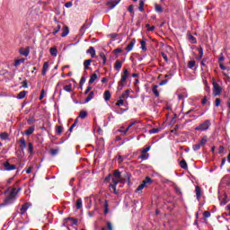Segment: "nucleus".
<instances>
[{
	"label": "nucleus",
	"mask_w": 230,
	"mask_h": 230,
	"mask_svg": "<svg viewBox=\"0 0 230 230\" xmlns=\"http://www.w3.org/2000/svg\"><path fill=\"white\" fill-rule=\"evenodd\" d=\"M105 182H110V188L112 193L118 195L116 186H118L119 182H121V172H119V171H114L112 174H110L105 178Z\"/></svg>",
	"instance_id": "nucleus-1"
},
{
	"label": "nucleus",
	"mask_w": 230,
	"mask_h": 230,
	"mask_svg": "<svg viewBox=\"0 0 230 230\" xmlns=\"http://www.w3.org/2000/svg\"><path fill=\"white\" fill-rule=\"evenodd\" d=\"M211 127V120L207 119L195 128L199 132H204Z\"/></svg>",
	"instance_id": "nucleus-2"
},
{
	"label": "nucleus",
	"mask_w": 230,
	"mask_h": 230,
	"mask_svg": "<svg viewBox=\"0 0 230 230\" xmlns=\"http://www.w3.org/2000/svg\"><path fill=\"white\" fill-rule=\"evenodd\" d=\"M213 96H220L222 94V86L217 83V80L213 79Z\"/></svg>",
	"instance_id": "nucleus-3"
},
{
	"label": "nucleus",
	"mask_w": 230,
	"mask_h": 230,
	"mask_svg": "<svg viewBox=\"0 0 230 230\" xmlns=\"http://www.w3.org/2000/svg\"><path fill=\"white\" fill-rule=\"evenodd\" d=\"M147 184H152V178L146 177L145 181H142V183L137 188L136 191H143L145 188H146Z\"/></svg>",
	"instance_id": "nucleus-4"
},
{
	"label": "nucleus",
	"mask_w": 230,
	"mask_h": 230,
	"mask_svg": "<svg viewBox=\"0 0 230 230\" xmlns=\"http://www.w3.org/2000/svg\"><path fill=\"white\" fill-rule=\"evenodd\" d=\"M4 167L5 168V170H6L7 172H12V170H16V169H17V165H15V164H10V163H8V162H5V163L4 164Z\"/></svg>",
	"instance_id": "nucleus-5"
},
{
	"label": "nucleus",
	"mask_w": 230,
	"mask_h": 230,
	"mask_svg": "<svg viewBox=\"0 0 230 230\" xmlns=\"http://www.w3.org/2000/svg\"><path fill=\"white\" fill-rule=\"evenodd\" d=\"M219 200H220V204L221 206H226V204L227 202H229V199H227V194H222L219 196Z\"/></svg>",
	"instance_id": "nucleus-6"
},
{
	"label": "nucleus",
	"mask_w": 230,
	"mask_h": 230,
	"mask_svg": "<svg viewBox=\"0 0 230 230\" xmlns=\"http://www.w3.org/2000/svg\"><path fill=\"white\" fill-rule=\"evenodd\" d=\"M121 67H123V62H121L119 59H117L114 64L115 71L119 73V71H121Z\"/></svg>",
	"instance_id": "nucleus-7"
},
{
	"label": "nucleus",
	"mask_w": 230,
	"mask_h": 230,
	"mask_svg": "<svg viewBox=\"0 0 230 230\" xmlns=\"http://www.w3.org/2000/svg\"><path fill=\"white\" fill-rule=\"evenodd\" d=\"M93 24V20L86 21L85 23L81 27L80 31L81 33H85V31Z\"/></svg>",
	"instance_id": "nucleus-8"
},
{
	"label": "nucleus",
	"mask_w": 230,
	"mask_h": 230,
	"mask_svg": "<svg viewBox=\"0 0 230 230\" xmlns=\"http://www.w3.org/2000/svg\"><path fill=\"white\" fill-rule=\"evenodd\" d=\"M127 78H128V70L125 69L123 71V74L121 75V78L119 82H122L123 84H127Z\"/></svg>",
	"instance_id": "nucleus-9"
},
{
	"label": "nucleus",
	"mask_w": 230,
	"mask_h": 230,
	"mask_svg": "<svg viewBox=\"0 0 230 230\" xmlns=\"http://www.w3.org/2000/svg\"><path fill=\"white\" fill-rule=\"evenodd\" d=\"M134 46H136V39H133L126 47V50L128 51V53L134 49Z\"/></svg>",
	"instance_id": "nucleus-10"
},
{
	"label": "nucleus",
	"mask_w": 230,
	"mask_h": 230,
	"mask_svg": "<svg viewBox=\"0 0 230 230\" xmlns=\"http://www.w3.org/2000/svg\"><path fill=\"white\" fill-rule=\"evenodd\" d=\"M107 4L110 6V10H113V8H116L119 4V0L109 1Z\"/></svg>",
	"instance_id": "nucleus-11"
},
{
	"label": "nucleus",
	"mask_w": 230,
	"mask_h": 230,
	"mask_svg": "<svg viewBox=\"0 0 230 230\" xmlns=\"http://www.w3.org/2000/svg\"><path fill=\"white\" fill-rule=\"evenodd\" d=\"M49 69V62L46 61L43 64V68H42V71H41L42 76H46V73H48Z\"/></svg>",
	"instance_id": "nucleus-12"
},
{
	"label": "nucleus",
	"mask_w": 230,
	"mask_h": 230,
	"mask_svg": "<svg viewBox=\"0 0 230 230\" xmlns=\"http://www.w3.org/2000/svg\"><path fill=\"white\" fill-rule=\"evenodd\" d=\"M20 55L23 57H28L30 55V47H26L25 49H20Z\"/></svg>",
	"instance_id": "nucleus-13"
},
{
	"label": "nucleus",
	"mask_w": 230,
	"mask_h": 230,
	"mask_svg": "<svg viewBox=\"0 0 230 230\" xmlns=\"http://www.w3.org/2000/svg\"><path fill=\"white\" fill-rule=\"evenodd\" d=\"M30 208V203H24L22 208H20L21 215H24L26 211H28V208Z\"/></svg>",
	"instance_id": "nucleus-14"
},
{
	"label": "nucleus",
	"mask_w": 230,
	"mask_h": 230,
	"mask_svg": "<svg viewBox=\"0 0 230 230\" xmlns=\"http://www.w3.org/2000/svg\"><path fill=\"white\" fill-rule=\"evenodd\" d=\"M157 89H159V85H157V84L153 85L152 91H153V94H155V98H159V96H160L159 90H157Z\"/></svg>",
	"instance_id": "nucleus-15"
},
{
	"label": "nucleus",
	"mask_w": 230,
	"mask_h": 230,
	"mask_svg": "<svg viewBox=\"0 0 230 230\" xmlns=\"http://www.w3.org/2000/svg\"><path fill=\"white\" fill-rule=\"evenodd\" d=\"M86 53L88 55H91L92 58H94V57H96V50L94 49V47H90Z\"/></svg>",
	"instance_id": "nucleus-16"
},
{
	"label": "nucleus",
	"mask_w": 230,
	"mask_h": 230,
	"mask_svg": "<svg viewBox=\"0 0 230 230\" xmlns=\"http://www.w3.org/2000/svg\"><path fill=\"white\" fill-rule=\"evenodd\" d=\"M219 67H220V69H222V71H224L223 75L225 76H226V78H229V74H227V72H226V71H229V69H227V67H226V66H224L222 63L219 64Z\"/></svg>",
	"instance_id": "nucleus-17"
},
{
	"label": "nucleus",
	"mask_w": 230,
	"mask_h": 230,
	"mask_svg": "<svg viewBox=\"0 0 230 230\" xmlns=\"http://www.w3.org/2000/svg\"><path fill=\"white\" fill-rule=\"evenodd\" d=\"M150 157V155L148 153H146L145 151H141V155L138 156V159H142V161H146Z\"/></svg>",
	"instance_id": "nucleus-18"
},
{
	"label": "nucleus",
	"mask_w": 230,
	"mask_h": 230,
	"mask_svg": "<svg viewBox=\"0 0 230 230\" xmlns=\"http://www.w3.org/2000/svg\"><path fill=\"white\" fill-rule=\"evenodd\" d=\"M25 61H26L25 58L16 59L14 60L13 66L14 67H19V66H21V64H24Z\"/></svg>",
	"instance_id": "nucleus-19"
},
{
	"label": "nucleus",
	"mask_w": 230,
	"mask_h": 230,
	"mask_svg": "<svg viewBox=\"0 0 230 230\" xmlns=\"http://www.w3.org/2000/svg\"><path fill=\"white\" fill-rule=\"evenodd\" d=\"M227 217H230V204L226 206V211L223 214V217L225 218V220H229Z\"/></svg>",
	"instance_id": "nucleus-20"
},
{
	"label": "nucleus",
	"mask_w": 230,
	"mask_h": 230,
	"mask_svg": "<svg viewBox=\"0 0 230 230\" xmlns=\"http://www.w3.org/2000/svg\"><path fill=\"white\" fill-rule=\"evenodd\" d=\"M130 96V90H126L119 98H122V100H127Z\"/></svg>",
	"instance_id": "nucleus-21"
},
{
	"label": "nucleus",
	"mask_w": 230,
	"mask_h": 230,
	"mask_svg": "<svg viewBox=\"0 0 230 230\" xmlns=\"http://www.w3.org/2000/svg\"><path fill=\"white\" fill-rule=\"evenodd\" d=\"M93 98H94V92L92 91L89 93L88 96L85 98L84 103H89V102H91Z\"/></svg>",
	"instance_id": "nucleus-22"
},
{
	"label": "nucleus",
	"mask_w": 230,
	"mask_h": 230,
	"mask_svg": "<svg viewBox=\"0 0 230 230\" xmlns=\"http://www.w3.org/2000/svg\"><path fill=\"white\" fill-rule=\"evenodd\" d=\"M196 197L198 200H199L200 197H202V189H200L199 186L196 187Z\"/></svg>",
	"instance_id": "nucleus-23"
},
{
	"label": "nucleus",
	"mask_w": 230,
	"mask_h": 230,
	"mask_svg": "<svg viewBox=\"0 0 230 230\" xmlns=\"http://www.w3.org/2000/svg\"><path fill=\"white\" fill-rule=\"evenodd\" d=\"M19 143L21 150H24V148H26V140L24 137L20 138Z\"/></svg>",
	"instance_id": "nucleus-24"
},
{
	"label": "nucleus",
	"mask_w": 230,
	"mask_h": 230,
	"mask_svg": "<svg viewBox=\"0 0 230 230\" xmlns=\"http://www.w3.org/2000/svg\"><path fill=\"white\" fill-rule=\"evenodd\" d=\"M222 184H226V186H229L230 184V176L226 175L221 180Z\"/></svg>",
	"instance_id": "nucleus-25"
},
{
	"label": "nucleus",
	"mask_w": 230,
	"mask_h": 230,
	"mask_svg": "<svg viewBox=\"0 0 230 230\" xmlns=\"http://www.w3.org/2000/svg\"><path fill=\"white\" fill-rule=\"evenodd\" d=\"M49 53L52 57H57L58 55V49H57V47L50 48Z\"/></svg>",
	"instance_id": "nucleus-26"
},
{
	"label": "nucleus",
	"mask_w": 230,
	"mask_h": 230,
	"mask_svg": "<svg viewBox=\"0 0 230 230\" xmlns=\"http://www.w3.org/2000/svg\"><path fill=\"white\" fill-rule=\"evenodd\" d=\"M127 86V83H123L121 81L118 82L117 91H123V87Z\"/></svg>",
	"instance_id": "nucleus-27"
},
{
	"label": "nucleus",
	"mask_w": 230,
	"mask_h": 230,
	"mask_svg": "<svg viewBox=\"0 0 230 230\" xmlns=\"http://www.w3.org/2000/svg\"><path fill=\"white\" fill-rule=\"evenodd\" d=\"M111 96L112 95L111 94V92L109 90L104 92L103 97H104L105 102H109V100H111Z\"/></svg>",
	"instance_id": "nucleus-28"
},
{
	"label": "nucleus",
	"mask_w": 230,
	"mask_h": 230,
	"mask_svg": "<svg viewBox=\"0 0 230 230\" xmlns=\"http://www.w3.org/2000/svg\"><path fill=\"white\" fill-rule=\"evenodd\" d=\"M115 105H116V107H121V106L125 105V100L122 99L121 97H119V100L117 101Z\"/></svg>",
	"instance_id": "nucleus-29"
},
{
	"label": "nucleus",
	"mask_w": 230,
	"mask_h": 230,
	"mask_svg": "<svg viewBox=\"0 0 230 230\" xmlns=\"http://www.w3.org/2000/svg\"><path fill=\"white\" fill-rule=\"evenodd\" d=\"M99 57L102 58V66H105L107 64V57L105 56V53L101 52L99 54Z\"/></svg>",
	"instance_id": "nucleus-30"
},
{
	"label": "nucleus",
	"mask_w": 230,
	"mask_h": 230,
	"mask_svg": "<svg viewBox=\"0 0 230 230\" xmlns=\"http://www.w3.org/2000/svg\"><path fill=\"white\" fill-rule=\"evenodd\" d=\"M27 151L31 155H33V144L31 142L28 144Z\"/></svg>",
	"instance_id": "nucleus-31"
},
{
	"label": "nucleus",
	"mask_w": 230,
	"mask_h": 230,
	"mask_svg": "<svg viewBox=\"0 0 230 230\" xmlns=\"http://www.w3.org/2000/svg\"><path fill=\"white\" fill-rule=\"evenodd\" d=\"M93 62V59H87L84 62V70L87 71L89 69V66H91V63Z\"/></svg>",
	"instance_id": "nucleus-32"
},
{
	"label": "nucleus",
	"mask_w": 230,
	"mask_h": 230,
	"mask_svg": "<svg viewBox=\"0 0 230 230\" xmlns=\"http://www.w3.org/2000/svg\"><path fill=\"white\" fill-rule=\"evenodd\" d=\"M61 29H62V24L58 23V24L54 28V31H52V35H56L57 33H58Z\"/></svg>",
	"instance_id": "nucleus-33"
},
{
	"label": "nucleus",
	"mask_w": 230,
	"mask_h": 230,
	"mask_svg": "<svg viewBox=\"0 0 230 230\" xmlns=\"http://www.w3.org/2000/svg\"><path fill=\"white\" fill-rule=\"evenodd\" d=\"M25 97H26V91L20 92V93L17 94V96H16V98H17L18 100H22V99L25 98Z\"/></svg>",
	"instance_id": "nucleus-34"
},
{
	"label": "nucleus",
	"mask_w": 230,
	"mask_h": 230,
	"mask_svg": "<svg viewBox=\"0 0 230 230\" xmlns=\"http://www.w3.org/2000/svg\"><path fill=\"white\" fill-rule=\"evenodd\" d=\"M199 51V57H197V60H200V58H202V57H204V49L202 48H199L198 49Z\"/></svg>",
	"instance_id": "nucleus-35"
},
{
	"label": "nucleus",
	"mask_w": 230,
	"mask_h": 230,
	"mask_svg": "<svg viewBox=\"0 0 230 230\" xmlns=\"http://www.w3.org/2000/svg\"><path fill=\"white\" fill-rule=\"evenodd\" d=\"M83 201L82 199H78L75 202V208L76 209H82Z\"/></svg>",
	"instance_id": "nucleus-36"
},
{
	"label": "nucleus",
	"mask_w": 230,
	"mask_h": 230,
	"mask_svg": "<svg viewBox=\"0 0 230 230\" xmlns=\"http://www.w3.org/2000/svg\"><path fill=\"white\" fill-rule=\"evenodd\" d=\"M180 166L181 168H182L183 170H188V164L186 163V160H181L180 162Z\"/></svg>",
	"instance_id": "nucleus-37"
},
{
	"label": "nucleus",
	"mask_w": 230,
	"mask_h": 230,
	"mask_svg": "<svg viewBox=\"0 0 230 230\" xmlns=\"http://www.w3.org/2000/svg\"><path fill=\"white\" fill-rule=\"evenodd\" d=\"M63 89L66 93H71L73 91V84H69L68 85H65Z\"/></svg>",
	"instance_id": "nucleus-38"
},
{
	"label": "nucleus",
	"mask_w": 230,
	"mask_h": 230,
	"mask_svg": "<svg viewBox=\"0 0 230 230\" xmlns=\"http://www.w3.org/2000/svg\"><path fill=\"white\" fill-rule=\"evenodd\" d=\"M98 78V75L96 74H93L90 77V80H89V84H94V82L96 81V79Z\"/></svg>",
	"instance_id": "nucleus-39"
},
{
	"label": "nucleus",
	"mask_w": 230,
	"mask_h": 230,
	"mask_svg": "<svg viewBox=\"0 0 230 230\" xmlns=\"http://www.w3.org/2000/svg\"><path fill=\"white\" fill-rule=\"evenodd\" d=\"M206 143H208V136H204L201 139H200V141H199V145L201 146H204V145H206Z\"/></svg>",
	"instance_id": "nucleus-40"
},
{
	"label": "nucleus",
	"mask_w": 230,
	"mask_h": 230,
	"mask_svg": "<svg viewBox=\"0 0 230 230\" xmlns=\"http://www.w3.org/2000/svg\"><path fill=\"white\" fill-rule=\"evenodd\" d=\"M32 132H35V128L34 127H30L27 130H25L26 136H31Z\"/></svg>",
	"instance_id": "nucleus-41"
},
{
	"label": "nucleus",
	"mask_w": 230,
	"mask_h": 230,
	"mask_svg": "<svg viewBox=\"0 0 230 230\" xmlns=\"http://www.w3.org/2000/svg\"><path fill=\"white\" fill-rule=\"evenodd\" d=\"M69 35V28L64 27L63 32L61 33V37H67Z\"/></svg>",
	"instance_id": "nucleus-42"
},
{
	"label": "nucleus",
	"mask_w": 230,
	"mask_h": 230,
	"mask_svg": "<svg viewBox=\"0 0 230 230\" xmlns=\"http://www.w3.org/2000/svg\"><path fill=\"white\" fill-rule=\"evenodd\" d=\"M63 131H64V128L62 126H57V128H56V134L60 136V134H62Z\"/></svg>",
	"instance_id": "nucleus-43"
},
{
	"label": "nucleus",
	"mask_w": 230,
	"mask_h": 230,
	"mask_svg": "<svg viewBox=\"0 0 230 230\" xmlns=\"http://www.w3.org/2000/svg\"><path fill=\"white\" fill-rule=\"evenodd\" d=\"M161 132V128H154L149 130V134H159Z\"/></svg>",
	"instance_id": "nucleus-44"
},
{
	"label": "nucleus",
	"mask_w": 230,
	"mask_h": 230,
	"mask_svg": "<svg viewBox=\"0 0 230 230\" xmlns=\"http://www.w3.org/2000/svg\"><path fill=\"white\" fill-rule=\"evenodd\" d=\"M79 118H81V119H85V118H87V112L85 111H81L79 113Z\"/></svg>",
	"instance_id": "nucleus-45"
},
{
	"label": "nucleus",
	"mask_w": 230,
	"mask_h": 230,
	"mask_svg": "<svg viewBox=\"0 0 230 230\" xmlns=\"http://www.w3.org/2000/svg\"><path fill=\"white\" fill-rule=\"evenodd\" d=\"M196 62L195 60H190L188 62V67L189 69H193V67H195Z\"/></svg>",
	"instance_id": "nucleus-46"
},
{
	"label": "nucleus",
	"mask_w": 230,
	"mask_h": 230,
	"mask_svg": "<svg viewBox=\"0 0 230 230\" xmlns=\"http://www.w3.org/2000/svg\"><path fill=\"white\" fill-rule=\"evenodd\" d=\"M155 9L157 13H163V7L161 5L155 4Z\"/></svg>",
	"instance_id": "nucleus-47"
},
{
	"label": "nucleus",
	"mask_w": 230,
	"mask_h": 230,
	"mask_svg": "<svg viewBox=\"0 0 230 230\" xmlns=\"http://www.w3.org/2000/svg\"><path fill=\"white\" fill-rule=\"evenodd\" d=\"M140 44H141V49L143 50V51H146V40H141L140 41Z\"/></svg>",
	"instance_id": "nucleus-48"
},
{
	"label": "nucleus",
	"mask_w": 230,
	"mask_h": 230,
	"mask_svg": "<svg viewBox=\"0 0 230 230\" xmlns=\"http://www.w3.org/2000/svg\"><path fill=\"white\" fill-rule=\"evenodd\" d=\"M138 10H139V12H145V2L144 1H140Z\"/></svg>",
	"instance_id": "nucleus-49"
},
{
	"label": "nucleus",
	"mask_w": 230,
	"mask_h": 230,
	"mask_svg": "<svg viewBox=\"0 0 230 230\" xmlns=\"http://www.w3.org/2000/svg\"><path fill=\"white\" fill-rule=\"evenodd\" d=\"M10 200H12V196L7 197L4 201V206H8V204H12V202H10Z\"/></svg>",
	"instance_id": "nucleus-50"
},
{
	"label": "nucleus",
	"mask_w": 230,
	"mask_h": 230,
	"mask_svg": "<svg viewBox=\"0 0 230 230\" xmlns=\"http://www.w3.org/2000/svg\"><path fill=\"white\" fill-rule=\"evenodd\" d=\"M0 138L3 139V140L8 139V133H6V132L1 133L0 134Z\"/></svg>",
	"instance_id": "nucleus-51"
},
{
	"label": "nucleus",
	"mask_w": 230,
	"mask_h": 230,
	"mask_svg": "<svg viewBox=\"0 0 230 230\" xmlns=\"http://www.w3.org/2000/svg\"><path fill=\"white\" fill-rule=\"evenodd\" d=\"M45 96H46V91L44 89H42L39 99L40 101H42V100H44Z\"/></svg>",
	"instance_id": "nucleus-52"
},
{
	"label": "nucleus",
	"mask_w": 230,
	"mask_h": 230,
	"mask_svg": "<svg viewBox=\"0 0 230 230\" xmlns=\"http://www.w3.org/2000/svg\"><path fill=\"white\" fill-rule=\"evenodd\" d=\"M201 146H202L199 145V144H195V145L192 146V148H193L194 152H197V150H200V147H201Z\"/></svg>",
	"instance_id": "nucleus-53"
},
{
	"label": "nucleus",
	"mask_w": 230,
	"mask_h": 230,
	"mask_svg": "<svg viewBox=\"0 0 230 230\" xmlns=\"http://www.w3.org/2000/svg\"><path fill=\"white\" fill-rule=\"evenodd\" d=\"M179 100H184V98H188V94L186 93H179L178 94Z\"/></svg>",
	"instance_id": "nucleus-54"
},
{
	"label": "nucleus",
	"mask_w": 230,
	"mask_h": 230,
	"mask_svg": "<svg viewBox=\"0 0 230 230\" xmlns=\"http://www.w3.org/2000/svg\"><path fill=\"white\" fill-rule=\"evenodd\" d=\"M203 217L204 218H209V217H211V213L209 211H205L203 213Z\"/></svg>",
	"instance_id": "nucleus-55"
},
{
	"label": "nucleus",
	"mask_w": 230,
	"mask_h": 230,
	"mask_svg": "<svg viewBox=\"0 0 230 230\" xmlns=\"http://www.w3.org/2000/svg\"><path fill=\"white\" fill-rule=\"evenodd\" d=\"M68 220L72 221L73 226H76V224H78V220L76 218L69 217Z\"/></svg>",
	"instance_id": "nucleus-56"
},
{
	"label": "nucleus",
	"mask_w": 230,
	"mask_h": 230,
	"mask_svg": "<svg viewBox=\"0 0 230 230\" xmlns=\"http://www.w3.org/2000/svg\"><path fill=\"white\" fill-rule=\"evenodd\" d=\"M22 87H23V89H28V81L26 80L22 81Z\"/></svg>",
	"instance_id": "nucleus-57"
},
{
	"label": "nucleus",
	"mask_w": 230,
	"mask_h": 230,
	"mask_svg": "<svg viewBox=\"0 0 230 230\" xmlns=\"http://www.w3.org/2000/svg\"><path fill=\"white\" fill-rule=\"evenodd\" d=\"M51 155H57L58 154V149H50Z\"/></svg>",
	"instance_id": "nucleus-58"
},
{
	"label": "nucleus",
	"mask_w": 230,
	"mask_h": 230,
	"mask_svg": "<svg viewBox=\"0 0 230 230\" xmlns=\"http://www.w3.org/2000/svg\"><path fill=\"white\" fill-rule=\"evenodd\" d=\"M113 53H115V55L118 54V53H123V49H119V48L115 49L113 50Z\"/></svg>",
	"instance_id": "nucleus-59"
},
{
	"label": "nucleus",
	"mask_w": 230,
	"mask_h": 230,
	"mask_svg": "<svg viewBox=\"0 0 230 230\" xmlns=\"http://www.w3.org/2000/svg\"><path fill=\"white\" fill-rule=\"evenodd\" d=\"M166 84H168V79H164V80L161 81L159 83V85L163 86V85H166Z\"/></svg>",
	"instance_id": "nucleus-60"
},
{
	"label": "nucleus",
	"mask_w": 230,
	"mask_h": 230,
	"mask_svg": "<svg viewBox=\"0 0 230 230\" xmlns=\"http://www.w3.org/2000/svg\"><path fill=\"white\" fill-rule=\"evenodd\" d=\"M220 103H221L220 99H219V98H217V99H216V102H215L216 107H220Z\"/></svg>",
	"instance_id": "nucleus-61"
},
{
	"label": "nucleus",
	"mask_w": 230,
	"mask_h": 230,
	"mask_svg": "<svg viewBox=\"0 0 230 230\" xmlns=\"http://www.w3.org/2000/svg\"><path fill=\"white\" fill-rule=\"evenodd\" d=\"M162 57L165 62H168V56L164 52H162Z\"/></svg>",
	"instance_id": "nucleus-62"
},
{
	"label": "nucleus",
	"mask_w": 230,
	"mask_h": 230,
	"mask_svg": "<svg viewBox=\"0 0 230 230\" xmlns=\"http://www.w3.org/2000/svg\"><path fill=\"white\" fill-rule=\"evenodd\" d=\"M65 6H66V8H71V6H73V2H66L65 4Z\"/></svg>",
	"instance_id": "nucleus-63"
},
{
	"label": "nucleus",
	"mask_w": 230,
	"mask_h": 230,
	"mask_svg": "<svg viewBox=\"0 0 230 230\" xmlns=\"http://www.w3.org/2000/svg\"><path fill=\"white\" fill-rule=\"evenodd\" d=\"M108 230H112V224L111 222H107Z\"/></svg>",
	"instance_id": "nucleus-64"
}]
</instances>
